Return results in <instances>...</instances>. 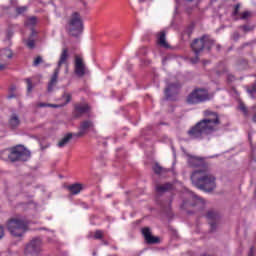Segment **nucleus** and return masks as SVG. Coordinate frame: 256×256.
Wrapping results in <instances>:
<instances>
[{"label":"nucleus","instance_id":"1","mask_svg":"<svg viewBox=\"0 0 256 256\" xmlns=\"http://www.w3.org/2000/svg\"><path fill=\"white\" fill-rule=\"evenodd\" d=\"M203 117V119L187 131V135L190 139L201 141L221 129V116L219 112L206 109L203 111Z\"/></svg>","mask_w":256,"mask_h":256},{"label":"nucleus","instance_id":"2","mask_svg":"<svg viewBox=\"0 0 256 256\" xmlns=\"http://www.w3.org/2000/svg\"><path fill=\"white\" fill-rule=\"evenodd\" d=\"M191 181L194 187L205 191V193H212L217 189V178L209 170L207 172H192Z\"/></svg>","mask_w":256,"mask_h":256},{"label":"nucleus","instance_id":"3","mask_svg":"<svg viewBox=\"0 0 256 256\" xmlns=\"http://www.w3.org/2000/svg\"><path fill=\"white\" fill-rule=\"evenodd\" d=\"M5 226L10 235L16 238L23 237L29 229V223L27 220L19 217H12L8 219Z\"/></svg>","mask_w":256,"mask_h":256},{"label":"nucleus","instance_id":"4","mask_svg":"<svg viewBox=\"0 0 256 256\" xmlns=\"http://www.w3.org/2000/svg\"><path fill=\"white\" fill-rule=\"evenodd\" d=\"M66 31L71 37H79L83 33V18L79 12H73L68 20Z\"/></svg>","mask_w":256,"mask_h":256},{"label":"nucleus","instance_id":"5","mask_svg":"<svg viewBox=\"0 0 256 256\" xmlns=\"http://www.w3.org/2000/svg\"><path fill=\"white\" fill-rule=\"evenodd\" d=\"M213 45H215V40L211 39V36L209 35H203L200 38L193 40L191 49L195 55H199L204 49L211 51Z\"/></svg>","mask_w":256,"mask_h":256},{"label":"nucleus","instance_id":"6","mask_svg":"<svg viewBox=\"0 0 256 256\" xmlns=\"http://www.w3.org/2000/svg\"><path fill=\"white\" fill-rule=\"evenodd\" d=\"M211 96L209 95V90L205 88H195L186 98V103L188 105H199V103H205V101H210Z\"/></svg>","mask_w":256,"mask_h":256},{"label":"nucleus","instance_id":"7","mask_svg":"<svg viewBox=\"0 0 256 256\" xmlns=\"http://www.w3.org/2000/svg\"><path fill=\"white\" fill-rule=\"evenodd\" d=\"M8 159L11 161V163H17V161H29V159H31V151H29L23 145H17L10 149Z\"/></svg>","mask_w":256,"mask_h":256},{"label":"nucleus","instance_id":"8","mask_svg":"<svg viewBox=\"0 0 256 256\" xmlns=\"http://www.w3.org/2000/svg\"><path fill=\"white\" fill-rule=\"evenodd\" d=\"M68 59H69V49L63 48L58 61V66L54 70V73L50 79V82L48 83V93H51V91H53V87L57 85V79H59V72L61 71V67L63 65H67Z\"/></svg>","mask_w":256,"mask_h":256},{"label":"nucleus","instance_id":"9","mask_svg":"<svg viewBox=\"0 0 256 256\" xmlns=\"http://www.w3.org/2000/svg\"><path fill=\"white\" fill-rule=\"evenodd\" d=\"M43 253V240L41 238H33L24 247L25 256H39Z\"/></svg>","mask_w":256,"mask_h":256},{"label":"nucleus","instance_id":"10","mask_svg":"<svg viewBox=\"0 0 256 256\" xmlns=\"http://www.w3.org/2000/svg\"><path fill=\"white\" fill-rule=\"evenodd\" d=\"M188 165L197 169L193 173H207V171H209V164H207L203 158L191 156L188 159Z\"/></svg>","mask_w":256,"mask_h":256},{"label":"nucleus","instance_id":"11","mask_svg":"<svg viewBox=\"0 0 256 256\" xmlns=\"http://www.w3.org/2000/svg\"><path fill=\"white\" fill-rule=\"evenodd\" d=\"M180 89L181 85L179 82L168 83L164 90L167 101H175L176 97L179 95Z\"/></svg>","mask_w":256,"mask_h":256},{"label":"nucleus","instance_id":"12","mask_svg":"<svg viewBox=\"0 0 256 256\" xmlns=\"http://www.w3.org/2000/svg\"><path fill=\"white\" fill-rule=\"evenodd\" d=\"M95 129V122L91 119L82 120L78 127V132L74 134V137H84L89 131Z\"/></svg>","mask_w":256,"mask_h":256},{"label":"nucleus","instance_id":"13","mask_svg":"<svg viewBox=\"0 0 256 256\" xmlns=\"http://www.w3.org/2000/svg\"><path fill=\"white\" fill-rule=\"evenodd\" d=\"M91 113V107L87 103H76L72 115L74 119H79L83 115Z\"/></svg>","mask_w":256,"mask_h":256},{"label":"nucleus","instance_id":"14","mask_svg":"<svg viewBox=\"0 0 256 256\" xmlns=\"http://www.w3.org/2000/svg\"><path fill=\"white\" fill-rule=\"evenodd\" d=\"M198 203H203V199L194 194H188L181 205L182 209H189L195 207Z\"/></svg>","mask_w":256,"mask_h":256},{"label":"nucleus","instance_id":"15","mask_svg":"<svg viewBox=\"0 0 256 256\" xmlns=\"http://www.w3.org/2000/svg\"><path fill=\"white\" fill-rule=\"evenodd\" d=\"M206 218L208 219L210 230L213 233V231L217 230V223L219 222V213L215 210H209L206 213Z\"/></svg>","mask_w":256,"mask_h":256},{"label":"nucleus","instance_id":"16","mask_svg":"<svg viewBox=\"0 0 256 256\" xmlns=\"http://www.w3.org/2000/svg\"><path fill=\"white\" fill-rule=\"evenodd\" d=\"M142 235L147 245H157L161 243V239L159 237L151 235V229L149 227H145L142 229Z\"/></svg>","mask_w":256,"mask_h":256},{"label":"nucleus","instance_id":"17","mask_svg":"<svg viewBox=\"0 0 256 256\" xmlns=\"http://www.w3.org/2000/svg\"><path fill=\"white\" fill-rule=\"evenodd\" d=\"M85 63H83V58L79 55L75 56V62H74V72L78 77H84L85 76Z\"/></svg>","mask_w":256,"mask_h":256},{"label":"nucleus","instance_id":"18","mask_svg":"<svg viewBox=\"0 0 256 256\" xmlns=\"http://www.w3.org/2000/svg\"><path fill=\"white\" fill-rule=\"evenodd\" d=\"M8 125L11 129H17L21 125V119L17 113H12L9 118Z\"/></svg>","mask_w":256,"mask_h":256},{"label":"nucleus","instance_id":"19","mask_svg":"<svg viewBox=\"0 0 256 256\" xmlns=\"http://www.w3.org/2000/svg\"><path fill=\"white\" fill-rule=\"evenodd\" d=\"M195 29V24H189L184 31L182 32V41H189L191 39V35H193V31Z\"/></svg>","mask_w":256,"mask_h":256},{"label":"nucleus","instance_id":"20","mask_svg":"<svg viewBox=\"0 0 256 256\" xmlns=\"http://www.w3.org/2000/svg\"><path fill=\"white\" fill-rule=\"evenodd\" d=\"M167 33L165 31H161L158 34L157 43L160 47H163L164 49H169V43H167Z\"/></svg>","mask_w":256,"mask_h":256},{"label":"nucleus","instance_id":"21","mask_svg":"<svg viewBox=\"0 0 256 256\" xmlns=\"http://www.w3.org/2000/svg\"><path fill=\"white\" fill-rule=\"evenodd\" d=\"M173 190V184L171 183H165V184H157L156 185V193H167V191H172Z\"/></svg>","mask_w":256,"mask_h":256},{"label":"nucleus","instance_id":"22","mask_svg":"<svg viewBox=\"0 0 256 256\" xmlns=\"http://www.w3.org/2000/svg\"><path fill=\"white\" fill-rule=\"evenodd\" d=\"M67 189H68V191H70V194L79 195L81 193V191H83V184L75 183V184L67 186Z\"/></svg>","mask_w":256,"mask_h":256},{"label":"nucleus","instance_id":"23","mask_svg":"<svg viewBox=\"0 0 256 256\" xmlns=\"http://www.w3.org/2000/svg\"><path fill=\"white\" fill-rule=\"evenodd\" d=\"M75 137L73 133H67L59 142L58 147L63 148L66 145H69V141H71Z\"/></svg>","mask_w":256,"mask_h":256},{"label":"nucleus","instance_id":"24","mask_svg":"<svg viewBox=\"0 0 256 256\" xmlns=\"http://www.w3.org/2000/svg\"><path fill=\"white\" fill-rule=\"evenodd\" d=\"M0 59H13V52L9 48H4L0 51Z\"/></svg>","mask_w":256,"mask_h":256},{"label":"nucleus","instance_id":"25","mask_svg":"<svg viewBox=\"0 0 256 256\" xmlns=\"http://www.w3.org/2000/svg\"><path fill=\"white\" fill-rule=\"evenodd\" d=\"M239 29H241L243 33H251V31H255V25L244 24L239 26Z\"/></svg>","mask_w":256,"mask_h":256},{"label":"nucleus","instance_id":"26","mask_svg":"<svg viewBox=\"0 0 256 256\" xmlns=\"http://www.w3.org/2000/svg\"><path fill=\"white\" fill-rule=\"evenodd\" d=\"M153 171L156 175H161V173H167V169L161 167L158 163H156L153 167Z\"/></svg>","mask_w":256,"mask_h":256},{"label":"nucleus","instance_id":"27","mask_svg":"<svg viewBox=\"0 0 256 256\" xmlns=\"http://www.w3.org/2000/svg\"><path fill=\"white\" fill-rule=\"evenodd\" d=\"M38 107H41V108H43V107H52L53 109H59V107H63V105L49 104V103L41 102V103L38 104Z\"/></svg>","mask_w":256,"mask_h":256},{"label":"nucleus","instance_id":"28","mask_svg":"<svg viewBox=\"0 0 256 256\" xmlns=\"http://www.w3.org/2000/svg\"><path fill=\"white\" fill-rule=\"evenodd\" d=\"M250 17H253V13H251V11H244L240 14V19L242 21H247Z\"/></svg>","mask_w":256,"mask_h":256},{"label":"nucleus","instance_id":"29","mask_svg":"<svg viewBox=\"0 0 256 256\" xmlns=\"http://www.w3.org/2000/svg\"><path fill=\"white\" fill-rule=\"evenodd\" d=\"M26 25L28 27H34V25H37V17L32 16L26 20Z\"/></svg>","mask_w":256,"mask_h":256},{"label":"nucleus","instance_id":"30","mask_svg":"<svg viewBox=\"0 0 256 256\" xmlns=\"http://www.w3.org/2000/svg\"><path fill=\"white\" fill-rule=\"evenodd\" d=\"M27 6H16V14L17 15H23V13H25L27 11Z\"/></svg>","mask_w":256,"mask_h":256},{"label":"nucleus","instance_id":"31","mask_svg":"<svg viewBox=\"0 0 256 256\" xmlns=\"http://www.w3.org/2000/svg\"><path fill=\"white\" fill-rule=\"evenodd\" d=\"M41 63H43V57L41 56H37L34 61H33V67H39V65H41Z\"/></svg>","mask_w":256,"mask_h":256},{"label":"nucleus","instance_id":"32","mask_svg":"<svg viewBox=\"0 0 256 256\" xmlns=\"http://www.w3.org/2000/svg\"><path fill=\"white\" fill-rule=\"evenodd\" d=\"M26 83H27V91L28 93H31V91H33V82L31 81V78H27Z\"/></svg>","mask_w":256,"mask_h":256},{"label":"nucleus","instance_id":"33","mask_svg":"<svg viewBox=\"0 0 256 256\" xmlns=\"http://www.w3.org/2000/svg\"><path fill=\"white\" fill-rule=\"evenodd\" d=\"M62 97H63V99H66L65 105H67L68 103H71V99H72L71 93L65 92V93L62 95Z\"/></svg>","mask_w":256,"mask_h":256},{"label":"nucleus","instance_id":"34","mask_svg":"<svg viewBox=\"0 0 256 256\" xmlns=\"http://www.w3.org/2000/svg\"><path fill=\"white\" fill-rule=\"evenodd\" d=\"M239 109L244 113V115H249V111L247 110V106L243 102L239 104Z\"/></svg>","mask_w":256,"mask_h":256},{"label":"nucleus","instance_id":"35","mask_svg":"<svg viewBox=\"0 0 256 256\" xmlns=\"http://www.w3.org/2000/svg\"><path fill=\"white\" fill-rule=\"evenodd\" d=\"M241 9V4H236L234 6V11L232 12L233 17H237L239 15V10Z\"/></svg>","mask_w":256,"mask_h":256},{"label":"nucleus","instance_id":"36","mask_svg":"<svg viewBox=\"0 0 256 256\" xmlns=\"http://www.w3.org/2000/svg\"><path fill=\"white\" fill-rule=\"evenodd\" d=\"M94 239H103V231L96 230L94 234Z\"/></svg>","mask_w":256,"mask_h":256},{"label":"nucleus","instance_id":"37","mask_svg":"<svg viewBox=\"0 0 256 256\" xmlns=\"http://www.w3.org/2000/svg\"><path fill=\"white\" fill-rule=\"evenodd\" d=\"M27 47H29V49H35V40L33 39H29L26 43Z\"/></svg>","mask_w":256,"mask_h":256},{"label":"nucleus","instance_id":"38","mask_svg":"<svg viewBox=\"0 0 256 256\" xmlns=\"http://www.w3.org/2000/svg\"><path fill=\"white\" fill-rule=\"evenodd\" d=\"M233 41H239V39L241 38V34H239V32H233L232 36H231Z\"/></svg>","mask_w":256,"mask_h":256},{"label":"nucleus","instance_id":"39","mask_svg":"<svg viewBox=\"0 0 256 256\" xmlns=\"http://www.w3.org/2000/svg\"><path fill=\"white\" fill-rule=\"evenodd\" d=\"M5 237V226L3 224H0V241Z\"/></svg>","mask_w":256,"mask_h":256},{"label":"nucleus","instance_id":"40","mask_svg":"<svg viewBox=\"0 0 256 256\" xmlns=\"http://www.w3.org/2000/svg\"><path fill=\"white\" fill-rule=\"evenodd\" d=\"M190 62H192L193 65L199 63V54H195V57L190 58Z\"/></svg>","mask_w":256,"mask_h":256},{"label":"nucleus","instance_id":"41","mask_svg":"<svg viewBox=\"0 0 256 256\" xmlns=\"http://www.w3.org/2000/svg\"><path fill=\"white\" fill-rule=\"evenodd\" d=\"M9 66V62H0V71H5Z\"/></svg>","mask_w":256,"mask_h":256},{"label":"nucleus","instance_id":"42","mask_svg":"<svg viewBox=\"0 0 256 256\" xmlns=\"http://www.w3.org/2000/svg\"><path fill=\"white\" fill-rule=\"evenodd\" d=\"M6 37H7L8 40H10L11 37H13V30H8L7 34H6Z\"/></svg>","mask_w":256,"mask_h":256},{"label":"nucleus","instance_id":"43","mask_svg":"<svg viewBox=\"0 0 256 256\" xmlns=\"http://www.w3.org/2000/svg\"><path fill=\"white\" fill-rule=\"evenodd\" d=\"M10 5H11V7H17V5H18L17 0H11Z\"/></svg>","mask_w":256,"mask_h":256},{"label":"nucleus","instance_id":"44","mask_svg":"<svg viewBox=\"0 0 256 256\" xmlns=\"http://www.w3.org/2000/svg\"><path fill=\"white\" fill-rule=\"evenodd\" d=\"M0 63H9L7 58H0Z\"/></svg>","mask_w":256,"mask_h":256},{"label":"nucleus","instance_id":"45","mask_svg":"<svg viewBox=\"0 0 256 256\" xmlns=\"http://www.w3.org/2000/svg\"><path fill=\"white\" fill-rule=\"evenodd\" d=\"M17 96L15 95V94H10V95H8V99H15Z\"/></svg>","mask_w":256,"mask_h":256},{"label":"nucleus","instance_id":"46","mask_svg":"<svg viewBox=\"0 0 256 256\" xmlns=\"http://www.w3.org/2000/svg\"><path fill=\"white\" fill-rule=\"evenodd\" d=\"M82 207H84V209H89V205H87V203H82Z\"/></svg>","mask_w":256,"mask_h":256},{"label":"nucleus","instance_id":"47","mask_svg":"<svg viewBox=\"0 0 256 256\" xmlns=\"http://www.w3.org/2000/svg\"><path fill=\"white\" fill-rule=\"evenodd\" d=\"M216 49H217V51H221V45L218 44V45L216 46Z\"/></svg>","mask_w":256,"mask_h":256},{"label":"nucleus","instance_id":"48","mask_svg":"<svg viewBox=\"0 0 256 256\" xmlns=\"http://www.w3.org/2000/svg\"><path fill=\"white\" fill-rule=\"evenodd\" d=\"M248 256H253V248H251L250 253L248 254Z\"/></svg>","mask_w":256,"mask_h":256},{"label":"nucleus","instance_id":"49","mask_svg":"<svg viewBox=\"0 0 256 256\" xmlns=\"http://www.w3.org/2000/svg\"><path fill=\"white\" fill-rule=\"evenodd\" d=\"M103 244H104V245H109V242L103 240Z\"/></svg>","mask_w":256,"mask_h":256},{"label":"nucleus","instance_id":"50","mask_svg":"<svg viewBox=\"0 0 256 256\" xmlns=\"http://www.w3.org/2000/svg\"><path fill=\"white\" fill-rule=\"evenodd\" d=\"M15 89H16L15 86L11 87V91H15Z\"/></svg>","mask_w":256,"mask_h":256},{"label":"nucleus","instance_id":"51","mask_svg":"<svg viewBox=\"0 0 256 256\" xmlns=\"http://www.w3.org/2000/svg\"><path fill=\"white\" fill-rule=\"evenodd\" d=\"M229 79H233V76H229Z\"/></svg>","mask_w":256,"mask_h":256},{"label":"nucleus","instance_id":"52","mask_svg":"<svg viewBox=\"0 0 256 256\" xmlns=\"http://www.w3.org/2000/svg\"><path fill=\"white\" fill-rule=\"evenodd\" d=\"M189 2H193V1H195V0H188Z\"/></svg>","mask_w":256,"mask_h":256},{"label":"nucleus","instance_id":"53","mask_svg":"<svg viewBox=\"0 0 256 256\" xmlns=\"http://www.w3.org/2000/svg\"><path fill=\"white\" fill-rule=\"evenodd\" d=\"M93 255H96V253L94 252Z\"/></svg>","mask_w":256,"mask_h":256},{"label":"nucleus","instance_id":"54","mask_svg":"<svg viewBox=\"0 0 256 256\" xmlns=\"http://www.w3.org/2000/svg\"><path fill=\"white\" fill-rule=\"evenodd\" d=\"M114 249H117V247H114Z\"/></svg>","mask_w":256,"mask_h":256},{"label":"nucleus","instance_id":"55","mask_svg":"<svg viewBox=\"0 0 256 256\" xmlns=\"http://www.w3.org/2000/svg\"><path fill=\"white\" fill-rule=\"evenodd\" d=\"M212 1H217V0H212Z\"/></svg>","mask_w":256,"mask_h":256}]
</instances>
